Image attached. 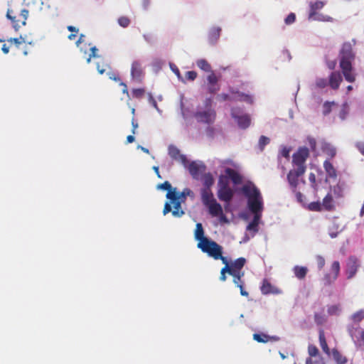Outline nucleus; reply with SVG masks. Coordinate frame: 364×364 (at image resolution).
I'll return each instance as SVG.
<instances>
[{
	"label": "nucleus",
	"mask_w": 364,
	"mask_h": 364,
	"mask_svg": "<svg viewBox=\"0 0 364 364\" xmlns=\"http://www.w3.org/2000/svg\"><path fill=\"white\" fill-rule=\"evenodd\" d=\"M324 2L321 1L310 3L309 18L315 19L314 16L316 15L317 11L321 9L324 6Z\"/></svg>",
	"instance_id": "b1692460"
},
{
	"label": "nucleus",
	"mask_w": 364,
	"mask_h": 364,
	"mask_svg": "<svg viewBox=\"0 0 364 364\" xmlns=\"http://www.w3.org/2000/svg\"><path fill=\"white\" fill-rule=\"evenodd\" d=\"M205 133L209 138H213L215 134V129L213 127L208 126L205 129Z\"/></svg>",
	"instance_id": "bf43d9fd"
},
{
	"label": "nucleus",
	"mask_w": 364,
	"mask_h": 364,
	"mask_svg": "<svg viewBox=\"0 0 364 364\" xmlns=\"http://www.w3.org/2000/svg\"><path fill=\"white\" fill-rule=\"evenodd\" d=\"M158 189L166 190L168 192H176V188H172L171 183L168 181H165L163 183H160L157 186Z\"/></svg>",
	"instance_id": "58836bf2"
},
{
	"label": "nucleus",
	"mask_w": 364,
	"mask_h": 364,
	"mask_svg": "<svg viewBox=\"0 0 364 364\" xmlns=\"http://www.w3.org/2000/svg\"><path fill=\"white\" fill-rule=\"evenodd\" d=\"M332 355L336 361V364H346L348 362V359L346 356H343L337 349L333 348L332 350Z\"/></svg>",
	"instance_id": "cd10ccee"
},
{
	"label": "nucleus",
	"mask_w": 364,
	"mask_h": 364,
	"mask_svg": "<svg viewBox=\"0 0 364 364\" xmlns=\"http://www.w3.org/2000/svg\"><path fill=\"white\" fill-rule=\"evenodd\" d=\"M341 309L339 305H332L328 308V313L330 315H337L340 312Z\"/></svg>",
	"instance_id": "49530a36"
},
{
	"label": "nucleus",
	"mask_w": 364,
	"mask_h": 364,
	"mask_svg": "<svg viewBox=\"0 0 364 364\" xmlns=\"http://www.w3.org/2000/svg\"><path fill=\"white\" fill-rule=\"evenodd\" d=\"M225 173L228 176V179H230L235 185H239L242 183V177L235 169L231 168H226L225 170Z\"/></svg>",
	"instance_id": "dca6fc26"
},
{
	"label": "nucleus",
	"mask_w": 364,
	"mask_h": 364,
	"mask_svg": "<svg viewBox=\"0 0 364 364\" xmlns=\"http://www.w3.org/2000/svg\"><path fill=\"white\" fill-rule=\"evenodd\" d=\"M29 11L21 6L9 5L6 18L11 21L13 28L18 31L21 26H26Z\"/></svg>",
	"instance_id": "7ed1b4c3"
},
{
	"label": "nucleus",
	"mask_w": 364,
	"mask_h": 364,
	"mask_svg": "<svg viewBox=\"0 0 364 364\" xmlns=\"http://www.w3.org/2000/svg\"><path fill=\"white\" fill-rule=\"evenodd\" d=\"M343 81V77L340 72L338 71H333L330 74L328 77V85L330 87L334 90H337L341 82Z\"/></svg>",
	"instance_id": "ddd939ff"
},
{
	"label": "nucleus",
	"mask_w": 364,
	"mask_h": 364,
	"mask_svg": "<svg viewBox=\"0 0 364 364\" xmlns=\"http://www.w3.org/2000/svg\"><path fill=\"white\" fill-rule=\"evenodd\" d=\"M308 353L311 357H315L318 355V349L316 346L309 345L308 347Z\"/></svg>",
	"instance_id": "09e8293b"
},
{
	"label": "nucleus",
	"mask_w": 364,
	"mask_h": 364,
	"mask_svg": "<svg viewBox=\"0 0 364 364\" xmlns=\"http://www.w3.org/2000/svg\"><path fill=\"white\" fill-rule=\"evenodd\" d=\"M318 338H319L320 346H321L322 350H323V352L326 353V354H329L330 350L328 346V344H327V342H326V340L325 338L324 332L323 330H320Z\"/></svg>",
	"instance_id": "2f4dec72"
},
{
	"label": "nucleus",
	"mask_w": 364,
	"mask_h": 364,
	"mask_svg": "<svg viewBox=\"0 0 364 364\" xmlns=\"http://www.w3.org/2000/svg\"><path fill=\"white\" fill-rule=\"evenodd\" d=\"M269 143V139L265 136H261L259 139V146L261 149H263L264 147Z\"/></svg>",
	"instance_id": "603ef678"
},
{
	"label": "nucleus",
	"mask_w": 364,
	"mask_h": 364,
	"mask_svg": "<svg viewBox=\"0 0 364 364\" xmlns=\"http://www.w3.org/2000/svg\"><path fill=\"white\" fill-rule=\"evenodd\" d=\"M212 100L208 98L205 100V105L208 107L205 110H198L196 112L193 117L198 123H203L206 124H212L216 119V112L211 107Z\"/></svg>",
	"instance_id": "423d86ee"
},
{
	"label": "nucleus",
	"mask_w": 364,
	"mask_h": 364,
	"mask_svg": "<svg viewBox=\"0 0 364 364\" xmlns=\"http://www.w3.org/2000/svg\"><path fill=\"white\" fill-rule=\"evenodd\" d=\"M309 210L311 211L321 212L323 208L320 201L311 202L308 205Z\"/></svg>",
	"instance_id": "4c0bfd02"
},
{
	"label": "nucleus",
	"mask_w": 364,
	"mask_h": 364,
	"mask_svg": "<svg viewBox=\"0 0 364 364\" xmlns=\"http://www.w3.org/2000/svg\"><path fill=\"white\" fill-rule=\"evenodd\" d=\"M244 274V272H238L235 273V274L231 275L233 277V282L237 287H239V285H244V282L242 280Z\"/></svg>",
	"instance_id": "ea45409f"
},
{
	"label": "nucleus",
	"mask_w": 364,
	"mask_h": 364,
	"mask_svg": "<svg viewBox=\"0 0 364 364\" xmlns=\"http://www.w3.org/2000/svg\"><path fill=\"white\" fill-rule=\"evenodd\" d=\"M336 60H328L326 62V65L327 67L328 68V69L333 70L336 68Z\"/></svg>",
	"instance_id": "0e129e2a"
},
{
	"label": "nucleus",
	"mask_w": 364,
	"mask_h": 364,
	"mask_svg": "<svg viewBox=\"0 0 364 364\" xmlns=\"http://www.w3.org/2000/svg\"><path fill=\"white\" fill-rule=\"evenodd\" d=\"M118 23L123 28H127L130 24V19L127 16H121L118 18Z\"/></svg>",
	"instance_id": "c03bdc74"
},
{
	"label": "nucleus",
	"mask_w": 364,
	"mask_h": 364,
	"mask_svg": "<svg viewBox=\"0 0 364 364\" xmlns=\"http://www.w3.org/2000/svg\"><path fill=\"white\" fill-rule=\"evenodd\" d=\"M200 195L201 200L205 206L216 200L210 188H203L200 191Z\"/></svg>",
	"instance_id": "f3484780"
},
{
	"label": "nucleus",
	"mask_w": 364,
	"mask_h": 364,
	"mask_svg": "<svg viewBox=\"0 0 364 364\" xmlns=\"http://www.w3.org/2000/svg\"><path fill=\"white\" fill-rule=\"evenodd\" d=\"M242 191L247 198L248 208L251 212L263 210V200L259 190L252 183L245 184Z\"/></svg>",
	"instance_id": "f03ea898"
},
{
	"label": "nucleus",
	"mask_w": 364,
	"mask_h": 364,
	"mask_svg": "<svg viewBox=\"0 0 364 364\" xmlns=\"http://www.w3.org/2000/svg\"><path fill=\"white\" fill-rule=\"evenodd\" d=\"M208 81V90L210 94H214L220 90V85H218V77L215 75L213 72L207 77Z\"/></svg>",
	"instance_id": "4468645a"
},
{
	"label": "nucleus",
	"mask_w": 364,
	"mask_h": 364,
	"mask_svg": "<svg viewBox=\"0 0 364 364\" xmlns=\"http://www.w3.org/2000/svg\"><path fill=\"white\" fill-rule=\"evenodd\" d=\"M205 206L208 208V212L213 217H218L223 214L222 206L216 200H214L213 203Z\"/></svg>",
	"instance_id": "aec40b11"
},
{
	"label": "nucleus",
	"mask_w": 364,
	"mask_h": 364,
	"mask_svg": "<svg viewBox=\"0 0 364 364\" xmlns=\"http://www.w3.org/2000/svg\"><path fill=\"white\" fill-rule=\"evenodd\" d=\"M176 196L183 202L187 196H193V193L191 189L186 188L181 192L176 191Z\"/></svg>",
	"instance_id": "f704fd0d"
},
{
	"label": "nucleus",
	"mask_w": 364,
	"mask_h": 364,
	"mask_svg": "<svg viewBox=\"0 0 364 364\" xmlns=\"http://www.w3.org/2000/svg\"><path fill=\"white\" fill-rule=\"evenodd\" d=\"M309 180L312 183V186H316V175L314 173L309 174Z\"/></svg>",
	"instance_id": "338daca9"
},
{
	"label": "nucleus",
	"mask_w": 364,
	"mask_h": 364,
	"mask_svg": "<svg viewBox=\"0 0 364 364\" xmlns=\"http://www.w3.org/2000/svg\"><path fill=\"white\" fill-rule=\"evenodd\" d=\"M348 113V105L347 102H345L342 105V109L340 112V117L344 119Z\"/></svg>",
	"instance_id": "3c124183"
},
{
	"label": "nucleus",
	"mask_w": 364,
	"mask_h": 364,
	"mask_svg": "<svg viewBox=\"0 0 364 364\" xmlns=\"http://www.w3.org/2000/svg\"><path fill=\"white\" fill-rule=\"evenodd\" d=\"M326 154L331 157L333 158L336 154V150L333 147H329L326 149Z\"/></svg>",
	"instance_id": "e2e57ef3"
},
{
	"label": "nucleus",
	"mask_w": 364,
	"mask_h": 364,
	"mask_svg": "<svg viewBox=\"0 0 364 364\" xmlns=\"http://www.w3.org/2000/svg\"><path fill=\"white\" fill-rule=\"evenodd\" d=\"M221 29L218 27L213 28L208 34V39L211 43H215L219 38Z\"/></svg>",
	"instance_id": "c756f323"
},
{
	"label": "nucleus",
	"mask_w": 364,
	"mask_h": 364,
	"mask_svg": "<svg viewBox=\"0 0 364 364\" xmlns=\"http://www.w3.org/2000/svg\"><path fill=\"white\" fill-rule=\"evenodd\" d=\"M166 198L170 202H166L163 210L164 215L171 212L176 218H180L184 215V211L181 209V203L183 200L176 196V192H167Z\"/></svg>",
	"instance_id": "39448f33"
},
{
	"label": "nucleus",
	"mask_w": 364,
	"mask_h": 364,
	"mask_svg": "<svg viewBox=\"0 0 364 364\" xmlns=\"http://www.w3.org/2000/svg\"><path fill=\"white\" fill-rule=\"evenodd\" d=\"M316 262H317V266H318V268L319 269H321L323 268V267L325 266V259L321 256V255H317L316 256Z\"/></svg>",
	"instance_id": "6e6d98bb"
},
{
	"label": "nucleus",
	"mask_w": 364,
	"mask_h": 364,
	"mask_svg": "<svg viewBox=\"0 0 364 364\" xmlns=\"http://www.w3.org/2000/svg\"><path fill=\"white\" fill-rule=\"evenodd\" d=\"M356 148L359 150V151L364 156V143L363 142H357L355 144Z\"/></svg>",
	"instance_id": "69168bd1"
},
{
	"label": "nucleus",
	"mask_w": 364,
	"mask_h": 364,
	"mask_svg": "<svg viewBox=\"0 0 364 364\" xmlns=\"http://www.w3.org/2000/svg\"><path fill=\"white\" fill-rule=\"evenodd\" d=\"M107 75H108L109 79H111L114 81H116V82L120 81V77L117 74H116L113 72H109L107 73Z\"/></svg>",
	"instance_id": "680f3d73"
},
{
	"label": "nucleus",
	"mask_w": 364,
	"mask_h": 364,
	"mask_svg": "<svg viewBox=\"0 0 364 364\" xmlns=\"http://www.w3.org/2000/svg\"><path fill=\"white\" fill-rule=\"evenodd\" d=\"M335 105L334 102H325L323 105V114L327 115L331 112L332 106Z\"/></svg>",
	"instance_id": "a19ab883"
},
{
	"label": "nucleus",
	"mask_w": 364,
	"mask_h": 364,
	"mask_svg": "<svg viewBox=\"0 0 364 364\" xmlns=\"http://www.w3.org/2000/svg\"><path fill=\"white\" fill-rule=\"evenodd\" d=\"M218 188H230L229 179L225 175H220L218 181Z\"/></svg>",
	"instance_id": "72a5a7b5"
},
{
	"label": "nucleus",
	"mask_w": 364,
	"mask_h": 364,
	"mask_svg": "<svg viewBox=\"0 0 364 364\" xmlns=\"http://www.w3.org/2000/svg\"><path fill=\"white\" fill-rule=\"evenodd\" d=\"M194 237L196 240L198 241V242L205 241V239H208L207 237L204 235V230L202 224L200 223H197L196 225Z\"/></svg>",
	"instance_id": "393cba45"
},
{
	"label": "nucleus",
	"mask_w": 364,
	"mask_h": 364,
	"mask_svg": "<svg viewBox=\"0 0 364 364\" xmlns=\"http://www.w3.org/2000/svg\"><path fill=\"white\" fill-rule=\"evenodd\" d=\"M185 167L188 168L191 176L196 180H199L206 170V166L202 161L188 162Z\"/></svg>",
	"instance_id": "0eeeda50"
},
{
	"label": "nucleus",
	"mask_w": 364,
	"mask_h": 364,
	"mask_svg": "<svg viewBox=\"0 0 364 364\" xmlns=\"http://www.w3.org/2000/svg\"><path fill=\"white\" fill-rule=\"evenodd\" d=\"M309 156V150L306 146L299 147L292 156V164L295 168L288 173L287 181L293 192H296L299 185V177L304 175L306 170V161Z\"/></svg>",
	"instance_id": "f257e3e1"
},
{
	"label": "nucleus",
	"mask_w": 364,
	"mask_h": 364,
	"mask_svg": "<svg viewBox=\"0 0 364 364\" xmlns=\"http://www.w3.org/2000/svg\"><path fill=\"white\" fill-rule=\"evenodd\" d=\"M253 339L258 343H267L269 340V336L264 333H255Z\"/></svg>",
	"instance_id": "e433bc0d"
},
{
	"label": "nucleus",
	"mask_w": 364,
	"mask_h": 364,
	"mask_svg": "<svg viewBox=\"0 0 364 364\" xmlns=\"http://www.w3.org/2000/svg\"><path fill=\"white\" fill-rule=\"evenodd\" d=\"M145 94V90L144 88H137L132 90V95L134 97L140 99L144 97Z\"/></svg>",
	"instance_id": "37998d69"
},
{
	"label": "nucleus",
	"mask_w": 364,
	"mask_h": 364,
	"mask_svg": "<svg viewBox=\"0 0 364 364\" xmlns=\"http://www.w3.org/2000/svg\"><path fill=\"white\" fill-rule=\"evenodd\" d=\"M231 115L232 118H234L238 124V126L242 129L247 128L250 124V117L247 114L243 115H237L234 110L232 111Z\"/></svg>",
	"instance_id": "2eb2a0df"
},
{
	"label": "nucleus",
	"mask_w": 364,
	"mask_h": 364,
	"mask_svg": "<svg viewBox=\"0 0 364 364\" xmlns=\"http://www.w3.org/2000/svg\"><path fill=\"white\" fill-rule=\"evenodd\" d=\"M296 20V15L294 13H290L287 18H285L284 21L286 24L289 25L293 23Z\"/></svg>",
	"instance_id": "4d7b16f0"
},
{
	"label": "nucleus",
	"mask_w": 364,
	"mask_h": 364,
	"mask_svg": "<svg viewBox=\"0 0 364 364\" xmlns=\"http://www.w3.org/2000/svg\"><path fill=\"white\" fill-rule=\"evenodd\" d=\"M321 205L323 210H325L326 211H332L335 209L333 198L331 193H328L323 198Z\"/></svg>",
	"instance_id": "4be33fe9"
},
{
	"label": "nucleus",
	"mask_w": 364,
	"mask_h": 364,
	"mask_svg": "<svg viewBox=\"0 0 364 364\" xmlns=\"http://www.w3.org/2000/svg\"><path fill=\"white\" fill-rule=\"evenodd\" d=\"M307 141L309 143V145L311 149V151H314L316 149V141L314 138L309 136L307 138Z\"/></svg>",
	"instance_id": "13d9d810"
},
{
	"label": "nucleus",
	"mask_w": 364,
	"mask_h": 364,
	"mask_svg": "<svg viewBox=\"0 0 364 364\" xmlns=\"http://www.w3.org/2000/svg\"><path fill=\"white\" fill-rule=\"evenodd\" d=\"M340 263L338 261H334L331 267V271L332 272L334 279H337L340 273Z\"/></svg>",
	"instance_id": "c9c22d12"
},
{
	"label": "nucleus",
	"mask_w": 364,
	"mask_h": 364,
	"mask_svg": "<svg viewBox=\"0 0 364 364\" xmlns=\"http://www.w3.org/2000/svg\"><path fill=\"white\" fill-rule=\"evenodd\" d=\"M197 247L215 260L226 261V257L223 256V247L209 238L198 242Z\"/></svg>",
	"instance_id": "20e7f679"
},
{
	"label": "nucleus",
	"mask_w": 364,
	"mask_h": 364,
	"mask_svg": "<svg viewBox=\"0 0 364 364\" xmlns=\"http://www.w3.org/2000/svg\"><path fill=\"white\" fill-rule=\"evenodd\" d=\"M323 168L329 178H336L337 177L336 170L328 160L323 162Z\"/></svg>",
	"instance_id": "a878e982"
},
{
	"label": "nucleus",
	"mask_w": 364,
	"mask_h": 364,
	"mask_svg": "<svg viewBox=\"0 0 364 364\" xmlns=\"http://www.w3.org/2000/svg\"><path fill=\"white\" fill-rule=\"evenodd\" d=\"M262 211L252 212L254 214L253 220L247 226V230L257 232L258 231V225L262 217Z\"/></svg>",
	"instance_id": "6ab92c4d"
},
{
	"label": "nucleus",
	"mask_w": 364,
	"mask_h": 364,
	"mask_svg": "<svg viewBox=\"0 0 364 364\" xmlns=\"http://www.w3.org/2000/svg\"><path fill=\"white\" fill-rule=\"evenodd\" d=\"M131 75L134 80L140 82L144 75L142 64L139 60H134L131 67Z\"/></svg>",
	"instance_id": "9d476101"
},
{
	"label": "nucleus",
	"mask_w": 364,
	"mask_h": 364,
	"mask_svg": "<svg viewBox=\"0 0 364 364\" xmlns=\"http://www.w3.org/2000/svg\"><path fill=\"white\" fill-rule=\"evenodd\" d=\"M340 63H350L355 58L352 46L350 43H344L339 53Z\"/></svg>",
	"instance_id": "6e6552de"
},
{
	"label": "nucleus",
	"mask_w": 364,
	"mask_h": 364,
	"mask_svg": "<svg viewBox=\"0 0 364 364\" xmlns=\"http://www.w3.org/2000/svg\"><path fill=\"white\" fill-rule=\"evenodd\" d=\"M186 80L189 81H193L198 76V74L196 71H188L185 74Z\"/></svg>",
	"instance_id": "864d4df0"
},
{
	"label": "nucleus",
	"mask_w": 364,
	"mask_h": 364,
	"mask_svg": "<svg viewBox=\"0 0 364 364\" xmlns=\"http://www.w3.org/2000/svg\"><path fill=\"white\" fill-rule=\"evenodd\" d=\"M281 155L284 157V158H287V159H289V153H290V149L286 146H284L281 151Z\"/></svg>",
	"instance_id": "052dcab7"
},
{
	"label": "nucleus",
	"mask_w": 364,
	"mask_h": 364,
	"mask_svg": "<svg viewBox=\"0 0 364 364\" xmlns=\"http://www.w3.org/2000/svg\"><path fill=\"white\" fill-rule=\"evenodd\" d=\"M168 154L173 159L180 161L184 166H186L188 160L185 155L181 154L180 150L176 146H169Z\"/></svg>",
	"instance_id": "f8f14e48"
},
{
	"label": "nucleus",
	"mask_w": 364,
	"mask_h": 364,
	"mask_svg": "<svg viewBox=\"0 0 364 364\" xmlns=\"http://www.w3.org/2000/svg\"><path fill=\"white\" fill-rule=\"evenodd\" d=\"M340 68L345 80L349 82H354L355 81V74L353 72L352 64L350 63H340Z\"/></svg>",
	"instance_id": "9b49d317"
},
{
	"label": "nucleus",
	"mask_w": 364,
	"mask_h": 364,
	"mask_svg": "<svg viewBox=\"0 0 364 364\" xmlns=\"http://www.w3.org/2000/svg\"><path fill=\"white\" fill-rule=\"evenodd\" d=\"M9 42L14 43L16 47H18L22 43L24 42V38L22 36L19 38H11L8 39Z\"/></svg>",
	"instance_id": "5fc2aeb1"
},
{
	"label": "nucleus",
	"mask_w": 364,
	"mask_h": 364,
	"mask_svg": "<svg viewBox=\"0 0 364 364\" xmlns=\"http://www.w3.org/2000/svg\"><path fill=\"white\" fill-rule=\"evenodd\" d=\"M197 66L205 72H211V66L205 59H200L196 62Z\"/></svg>",
	"instance_id": "473e14b6"
},
{
	"label": "nucleus",
	"mask_w": 364,
	"mask_h": 364,
	"mask_svg": "<svg viewBox=\"0 0 364 364\" xmlns=\"http://www.w3.org/2000/svg\"><path fill=\"white\" fill-rule=\"evenodd\" d=\"M337 279H334V277L332 274H326L323 277V284L325 286H330Z\"/></svg>",
	"instance_id": "79ce46f5"
},
{
	"label": "nucleus",
	"mask_w": 364,
	"mask_h": 364,
	"mask_svg": "<svg viewBox=\"0 0 364 364\" xmlns=\"http://www.w3.org/2000/svg\"><path fill=\"white\" fill-rule=\"evenodd\" d=\"M327 85H328V82L325 78H317L316 80V86L318 88L323 89L325 88Z\"/></svg>",
	"instance_id": "a18cd8bd"
},
{
	"label": "nucleus",
	"mask_w": 364,
	"mask_h": 364,
	"mask_svg": "<svg viewBox=\"0 0 364 364\" xmlns=\"http://www.w3.org/2000/svg\"><path fill=\"white\" fill-rule=\"evenodd\" d=\"M203 188H210L214 184V178L211 173H204L202 177Z\"/></svg>",
	"instance_id": "c85d7f7f"
},
{
	"label": "nucleus",
	"mask_w": 364,
	"mask_h": 364,
	"mask_svg": "<svg viewBox=\"0 0 364 364\" xmlns=\"http://www.w3.org/2000/svg\"><path fill=\"white\" fill-rule=\"evenodd\" d=\"M314 321L317 325H322L325 323L326 318H325L324 316H323L320 314L316 313L314 314Z\"/></svg>",
	"instance_id": "8fccbe9b"
},
{
	"label": "nucleus",
	"mask_w": 364,
	"mask_h": 364,
	"mask_svg": "<svg viewBox=\"0 0 364 364\" xmlns=\"http://www.w3.org/2000/svg\"><path fill=\"white\" fill-rule=\"evenodd\" d=\"M293 272L294 273L295 277L297 279L301 280L306 277L308 272V269L306 267L296 265L293 268Z\"/></svg>",
	"instance_id": "bb28decb"
},
{
	"label": "nucleus",
	"mask_w": 364,
	"mask_h": 364,
	"mask_svg": "<svg viewBox=\"0 0 364 364\" xmlns=\"http://www.w3.org/2000/svg\"><path fill=\"white\" fill-rule=\"evenodd\" d=\"M223 264H225V266L221 269L220 271V280L222 282H225L226 280V273H228L230 275L232 274V270L230 269L229 267V262L226 259V261L222 262Z\"/></svg>",
	"instance_id": "7c9ffc66"
},
{
	"label": "nucleus",
	"mask_w": 364,
	"mask_h": 364,
	"mask_svg": "<svg viewBox=\"0 0 364 364\" xmlns=\"http://www.w3.org/2000/svg\"><path fill=\"white\" fill-rule=\"evenodd\" d=\"M359 267V260L356 257L350 256L348 257L346 269V273L348 279H352L356 274Z\"/></svg>",
	"instance_id": "1a4fd4ad"
},
{
	"label": "nucleus",
	"mask_w": 364,
	"mask_h": 364,
	"mask_svg": "<svg viewBox=\"0 0 364 364\" xmlns=\"http://www.w3.org/2000/svg\"><path fill=\"white\" fill-rule=\"evenodd\" d=\"M260 290L263 294L279 293V291L275 287H274L271 284V283L266 279H263L262 284L260 287Z\"/></svg>",
	"instance_id": "5701e85b"
},
{
	"label": "nucleus",
	"mask_w": 364,
	"mask_h": 364,
	"mask_svg": "<svg viewBox=\"0 0 364 364\" xmlns=\"http://www.w3.org/2000/svg\"><path fill=\"white\" fill-rule=\"evenodd\" d=\"M246 263V259L244 257L237 258L234 262L230 264L229 267L230 269H232L233 272L232 274H235V273L243 272L242 269L245 266Z\"/></svg>",
	"instance_id": "412c9836"
},
{
	"label": "nucleus",
	"mask_w": 364,
	"mask_h": 364,
	"mask_svg": "<svg viewBox=\"0 0 364 364\" xmlns=\"http://www.w3.org/2000/svg\"><path fill=\"white\" fill-rule=\"evenodd\" d=\"M90 55H91V57H93V58H97L99 57L98 55L97 54V48L95 47V46H93L90 48Z\"/></svg>",
	"instance_id": "774afa93"
},
{
	"label": "nucleus",
	"mask_w": 364,
	"mask_h": 364,
	"mask_svg": "<svg viewBox=\"0 0 364 364\" xmlns=\"http://www.w3.org/2000/svg\"><path fill=\"white\" fill-rule=\"evenodd\" d=\"M364 318V311H359L355 312L352 316V319L355 322H360Z\"/></svg>",
	"instance_id": "de8ad7c7"
},
{
	"label": "nucleus",
	"mask_w": 364,
	"mask_h": 364,
	"mask_svg": "<svg viewBox=\"0 0 364 364\" xmlns=\"http://www.w3.org/2000/svg\"><path fill=\"white\" fill-rule=\"evenodd\" d=\"M218 197L221 201L229 203L233 197V191L230 187L218 188Z\"/></svg>",
	"instance_id": "a211bd4d"
}]
</instances>
